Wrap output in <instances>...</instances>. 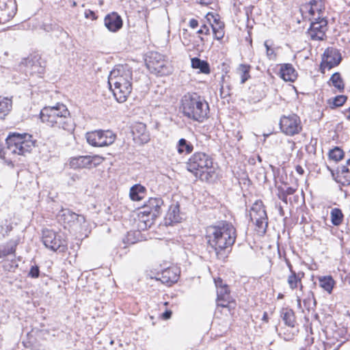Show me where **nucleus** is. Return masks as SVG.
<instances>
[{"instance_id": "1", "label": "nucleus", "mask_w": 350, "mask_h": 350, "mask_svg": "<svg viewBox=\"0 0 350 350\" xmlns=\"http://www.w3.org/2000/svg\"><path fill=\"white\" fill-rule=\"evenodd\" d=\"M237 238L235 228L232 224L222 222L207 228L208 244L216 253L219 259H225Z\"/></svg>"}, {"instance_id": "2", "label": "nucleus", "mask_w": 350, "mask_h": 350, "mask_svg": "<svg viewBox=\"0 0 350 350\" xmlns=\"http://www.w3.org/2000/svg\"><path fill=\"white\" fill-rule=\"evenodd\" d=\"M40 118L42 123L54 130L62 129L72 134L75 129L76 124L70 111L62 103L44 107L40 111Z\"/></svg>"}, {"instance_id": "3", "label": "nucleus", "mask_w": 350, "mask_h": 350, "mask_svg": "<svg viewBox=\"0 0 350 350\" xmlns=\"http://www.w3.org/2000/svg\"><path fill=\"white\" fill-rule=\"evenodd\" d=\"M133 70L127 64L116 66L109 73L108 83L118 103H124L133 89Z\"/></svg>"}, {"instance_id": "4", "label": "nucleus", "mask_w": 350, "mask_h": 350, "mask_svg": "<svg viewBox=\"0 0 350 350\" xmlns=\"http://www.w3.org/2000/svg\"><path fill=\"white\" fill-rule=\"evenodd\" d=\"M180 108L185 117L198 122H202L209 112L208 103L196 93L185 94L181 98Z\"/></svg>"}, {"instance_id": "5", "label": "nucleus", "mask_w": 350, "mask_h": 350, "mask_svg": "<svg viewBox=\"0 0 350 350\" xmlns=\"http://www.w3.org/2000/svg\"><path fill=\"white\" fill-rule=\"evenodd\" d=\"M187 169L200 179H208L215 172L213 159L208 154L202 152H195L187 163Z\"/></svg>"}, {"instance_id": "6", "label": "nucleus", "mask_w": 350, "mask_h": 350, "mask_svg": "<svg viewBox=\"0 0 350 350\" xmlns=\"http://www.w3.org/2000/svg\"><path fill=\"white\" fill-rule=\"evenodd\" d=\"M8 150L14 154H25L34 147V141L30 134L13 133L6 138Z\"/></svg>"}, {"instance_id": "7", "label": "nucleus", "mask_w": 350, "mask_h": 350, "mask_svg": "<svg viewBox=\"0 0 350 350\" xmlns=\"http://www.w3.org/2000/svg\"><path fill=\"white\" fill-rule=\"evenodd\" d=\"M146 64L150 72L158 75H167L172 72V68L167 60L159 53L152 51L146 59Z\"/></svg>"}, {"instance_id": "8", "label": "nucleus", "mask_w": 350, "mask_h": 350, "mask_svg": "<svg viewBox=\"0 0 350 350\" xmlns=\"http://www.w3.org/2000/svg\"><path fill=\"white\" fill-rule=\"evenodd\" d=\"M116 138V134L110 130H96L86 133L88 144L96 147L108 146L114 142Z\"/></svg>"}, {"instance_id": "9", "label": "nucleus", "mask_w": 350, "mask_h": 350, "mask_svg": "<svg viewBox=\"0 0 350 350\" xmlns=\"http://www.w3.org/2000/svg\"><path fill=\"white\" fill-rule=\"evenodd\" d=\"M250 216L256 226V230L260 234H265L268 226V218L262 202H256L253 204Z\"/></svg>"}, {"instance_id": "10", "label": "nucleus", "mask_w": 350, "mask_h": 350, "mask_svg": "<svg viewBox=\"0 0 350 350\" xmlns=\"http://www.w3.org/2000/svg\"><path fill=\"white\" fill-rule=\"evenodd\" d=\"M42 241L44 246L52 250L64 251L66 247V241L62 236L53 230L44 229L42 233Z\"/></svg>"}, {"instance_id": "11", "label": "nucleus", "mask_w": 350, "mask_h": 350, "mask_svg": "<svg viewBox=\"0 0 350 350\" xmlns=\"http://www.w3.org/2000/svg\"><path fill=\"white\" fill-rule=\"evenodd\" d=\"M280 128L286 135H297L302 130L300 118L295 113L283 116L280 120Z\"/></svg>"}, {"instance_id": "12", "label": "nucleus", "mask_w": 350, "mask_h": 350, "mask_svg": "<svg viewBox=\"0 0 350 350\" xmlns=\"http://www.w3.org/2000/svg\"><path fill=\"white\" fill-rule=\"evenodd\" d=\"M57 218L65 228H77L85 222L83 215H78L68 208H62L57 215Z\"/></svg>"}, {"instance_id": "13", "label": "nucleus", "mask_w": 350, "mask_h": 350, "mask_svg": "<svg viewBox=\"0 0 350 350\" xmlns=\"http://www.w3.org/2000/svg\"><path fill=\"white\" fill-rule=\"evenodd\" d=\"M308 30L309 36L313 40H323L325 38V32L327 29V21L321 16L314 18Z\"/></svg>"}, {"instance_id": "14", "label": "nucleus", "mask_w": 350, "mask_h": 350, "mask_svg": "<svg viewBox=\"0 0 350 350\" xmlns=\"http://www.w3.org/2000/svg\"><path fill=\"white\" fill-rule=\"evenodd\" d=\"M21 70H23L26 75H41L44 71V67L42 65L40 59L34 55L29 56L22 60L20 64Z\"/></svg>"}, {"instance_id": "15", "label": "nucleus", "mask_w": 350, "mask_h": 350, "mask_svg": "<svg viewBox=\"0 0 350 350\" xmlns=\"http://www.w3.org/2000/svg\"><path fill=\"white\" fill-rule=\"evenodd\" d=\"M217 288V304L218 306L223 308L228 307L232 301L230 290L228 285L224 283L221 278H217L214 280Z\"/></svg>"}, {"instance_id": "16", "label": "nucleus", "mask_w": 350, "mask_h": 350, "mask_svg": "<svg viewBox=\"0 0 350 350\" xmlns=\"http://www.w3.org/2000/svg\"><path fill=\"white\" fill-rule=\"evenodd\" d=\"M163 205V201L161 198H150L143 206L140 214L155 219L161 215Z\"/></svg>"}, {"instance_id": "17", "label": "nucleus", "mask_w": 350, "mask_h": 350, "mask_svg": "<svg viewBox=\"0 0 350 350\" xmlns=\"http://www.w3.org/2000/svg\"><path fill=\"white\" fill-rule=\"evenodd\" d=\"M16 4L13 0H0V24L10 21L16 14Z\"/></svg>"}, {"instance_id": "18", "label": "nucleus", "mask_w": 350, "mask_h": 350, "mask_svg": "<svg viewBox=\"0 0 350 350\" xmlns=\"http://www.w3.org/2000/svg\"><path fill=\"white\" fill-rule=\"evenodd\" d=\"M196 33L199 35L209 36L211 33L210 27L205 24H203L202 25H201L200 28L197 31ZM187 31L184 30V32L183 33V43L184 45L187 46H190L191 45H192V48L196 49H198L200 45L202 46L204 45V43L206 42V38L204 37L199 36L198 40L195 41L193 44H191V40L187 38Z\"/></svg>"}, {"instance_id": "19", "label": "nucleus", "mask_w": 350, "mask_h": 350, "mask_svg": "<svg viewBox=\"0 0 350 350\" xmlns=\"http://www.w3.org/2000/svg\"><path fill=\"white\" fill-rule=\"evenodd\" d=\"M341 59L342 57L339 50L335 48L329 47L323 53V62L328 69L338 66Z\"/></svg>"}, {"instance_id": "20", "label": "nucleus", "mask_w": 350, "mask_h": 350, "mask_svg": "<svg viewBox=\"0 0 350 350\" xmlns=\"http://www.w3.org/2000/svg\"><path fill=\"white\" fill-rule=\"evenodd\" d=\"M99 159L98 157L79 156L70 159L69 165L71 168H91L96 166V160Z\"/></svg>"}, {"instance_id": "21", "label": "nucleus", "mask_w": 350, "mask_h": 350, "mask_svg": "<svg viewBox=\"0 0 350 350\" xmlns=\"http://www.w3.org/2000/svg\"><path fill=\"white\" fill-rule=\"evenodd\" d=\"M105 26L111 32H117L122 27V20L117 12H111L107 14L104 18Z\"/></svg>"}, {"instance_id": "22", "label": "nucleus", "mask_w": 350, "mask_h": 350, "mask_svg": "<svg viewBox=\"0 0 350 350\" xmlns=\"http://www.w3.org/2000/svg\"><path fill=\"white\" fill-rule=\"evenodd\" d=\"M20 241V237H15L6 243L0 244V258H4L10 255L16 256V247Z\"/></svg>"}, {"instance_id": "23", "label": "nucleus", "mask_w": 350, "mask_h": 350, "mask_svg": "<svg viewBox=\"0 0 350 350\" xmlns=\"http://www.w3.org/2000/svg\"><path fill=\"white\" fill-rule=\"evenodd\" d=\"M349 158L347 160L346 165H341L337 169L336 181L342 185L350 184V151Z\"/></svg>"}, {"instance_id": "24", "label": "nucleus", "mask_w": 350, "mask_h": 350, "mask_svg": "<svg viewBox=\"0 0 350 350\" xmlns=\"http://www.w3.org/2000/svg\"><path fill=\"white\" fill-rule=\"evenodd\" d=\"M178 270L175 267H169L161 272L160 280L163 284L171 285L178 281Z\"/></svg>"}, {"instance_id": "25", "label": "nucleus", "mask_w": 350, "mask_h": 350, "mask_svg": "<svg viewBox=\"0 0 350 350\" xmlns=\"http://www.w3.org/2000/svg\"><path fill=\"white\" fill-rule=\"evenodd\" d=\"M132 133L134 139H139L142 143H147L149 139V134L146 129V126L144 123H137L132 129Z\"/></svg>"}, {"instance_id": "26", "label": "nucleus", "mask_w": 350, "mask_h": 350, "mask_svg": "<svg viewBox=\"0 0 350 350\" xmlns=\"http://www.w3.org/2000/svg\"><path fill=\"white\" fill-rule=\"evenodd\" d=\"M280 75L286 81H294L297 78V72L291 64L281 65Z\"/></svg>"}, {"instance_id": "27", "label": "nucleus", "mask_w": 350, "mask_h": 350, "mask_svg": "<svg viewBox=\"0 0 350 350\" xmlns=\"http://www.w3.org/2000/svg\"><path fill=\"white\" fill-rule=\"evenodd\" d=\"M280 317L284 324L290 327H294L296 324V318L294 311L289 308H282L280 310Z\"/></svg>"}, {"instance_id": "28", "label": "nucleus", "mask_w": 350, "mask_h": 350, "mask_svg": "<svg viewBox=\"0 0 350 350\" xmlns=\"http://www.w3.org/2000/svg\"><path fill=\"white\" fill-rule=\"evenodd\" d=\"M12 108V97L0 95V119H3L9 114Z\"/></svg>"}, {"instance_id": "29", "label": "nucleus", "mask_w": 350, "mask_h": 350, "mask_svg": "<svg viewBox=\"0 0 350 350\" xmlns=\"http://www.w3.org/2000/svg\"><path fill=\"white\" fill-rule=\"evenodd\" d=\"M308 11L310 15L314 16L316 13L318 16H321V14L324 9L322 0H310L309 3L304 7Z\"/></svg>"}, {"instance_id": "30", "label": "nucleus", "mask_w": 350, "mask_h": 350, "mask_svg": "<svg viewBox=\"0 0 350 350\" xmlns=\"http://www.w3.org/2000/svg\"><path fill=\"white\" fill-rule=\"evenodd\" d=\"M303 276L304 273H297L295 271H292V273H290L287 278V282L291 289L294 290L299 287L300 289L302 290L303 285L301 278Z\"/></svg>"}, {"instance_id": "31", "label": "nucleus", "mask_w": 350, "mask_h": 350, "mask_svg": "<svg viewBox=\"0 0 350 350\" xmlns=\"http://www.w3.org/2000/svg\"><path fill=\"white\" fill-rule=\"evenodd\" d=\"M191 67L194 69H198L200 72L208 75L211 72L209 64L205 61L202 60L198 57H193L191 59Z\"/></svg>"}, {"instance_id": "32", "label": "nucleus", "mask_w": 350, "mask_h": 350, "mask_svg": "<svg viewBox=\"0 0 350 350\" xmlns=\"http://www.w3.org/2000/svg\"><path fill=\"white\" fill-rule=\"evenodd\" d=\"M146 188L139 184H136L131 187L130 189V198L133 201H139L144 197Z\"/></svg>"}, {"instance_id": "33", "label": "nucleus", "mask_w": 350, "mask_h": 350, "mask_svg": "<svg viewBox=\"0 0 350 350\" xmlns=\"http://www.w3.org/2000/svg\"><path fill=\"white\" fill-rule=\"evenodd\" d=\"M176 148L179 154H189L193 150V146L190 142L181 138L177 143Z\"/></svg>"}, {"instance_id": "34", "label": "nucleus", "mask_w": 350, "mask_h": 350, "mask_svg": "<svg viewBox=\"0 0 350 350\" xmlns=\"http://www.w3.org/2000/svg\"><path fill=\"white\" fill-rule=\"evenodd\" d=\"M168 219L171 222L178 223L183 219L180 212V206L178 203L172 204L169 209L167 213Z\"/></svg>"}, {"instance_id": "35", "label": "nucleus", "mask_w": 350, "mask_h": 350, "mask_svg": "<svg viewBox=\"0 0 350 350\" xmlns=\"http://www.w3.org/2000/svg\"><path fill=\"white\" fill-rule=\"evenodd\" d=\"M319 286L328 293H331L335 284L332 276H321L319 278Z\"/></svg>"}, {"instance_id": "36", "label": "nucleus", "mask_w": 350, "mask_h": 350, "mask_svg": "<svg viewBox=\"0 0 350 350\" xmlns=\"http://www.w3.org/2000/svg\"><path fill=\"white\" fill-rule=\"evenodd\" d=\"M331 221L334 226H338L342 223L344 215L338 208H334L330 213Z\"/></svg>"}, {"instance_id": "37", "label": "nucleus", "mask_w": 350, "mask_h": 350, "mask_svg": "<svg viewBox=\"0 0 350 350\" xmlns=\"http://www.w3.org/2000/svg\"><path fill=\"white\" fill-rule=\"evenodd\" d=\"M329 81L339 92H342L344 91L345 83L339 72L334 73L330 77Z\"/></svg>"}, {"instance_id": "38", "label": "nucleus", "mask_w": 350, "mask_h": 350, "mask_svg": "<svg viewBox=\"0 0 350 350\" xmlns=\"http://www.w3.org/2000/svg\"><path fill=\"white\" fill-rule=\"evenodd\" d=\"M251 66L247 64H241L237 68L238 73L241 77V83L243 84L250 78Z\"/></svg>"}, {"instance_id": "39", "label": "nucleus", "mask_w": 350, "mask_h": 350, "mask_svg": "<svg viewBox=\"0 0 350 350\" xmlns=\"http://www.w3.org/2000/svg\"><path fill=\"white\" fill-rule=\"evenodd\" d=\"M303 303L304 307L310 311V310H314L316 307L317 302L314 298V293L310 291L306 295V297L303 300Z\"/></svg>"}, {"instance_id": "40", "label": "nucleus", "mask_w": 350, "mask_h": 350, "mask_svg": "<svg viewBox=\"0 0 350 350\" xmlns=\"http://www.w3.org/2000/svg\"><path fill=\"white\" fill-rule=\"evenodd\" d=\"M347 100V96L345 95H338L333 98L328 100V103L332 109L335 107H341L343 105Z\"/></svg>"}, {"instance_id": "41", "label": "nucleus", "mask_w": 350, "mask_h": 350, "mask_svg": "<svg viewBox=\"0 0 350 350\" xmlns=\"http://www.w3.org/2000/svg\"><path fill=\"white\" fill-rule=\"evenodd\" d=\"M329 157L332 160L339 161L344 157V152L339 147H335L329 151Z\"/></svg>"}, {"instance_id": "42", "label": "nucleus", "mask_w": 350, "mask_h": 350, "mask_svg": "<svg viewBox=\"0 0 350 350\" xmlns=\"http://www.w3.org/2000/svg\"><path fill=\"white\" fill-rule=\"evenodd\" d=\"M213 19V23H210V27L212 29V31H217L218 30H224L225 27L224 23L221 21L218 17H215L213 15H211Z\"/></svg>"}, {"instance_id": "43", "label": "nucleus", "mask_w": 350, "mask_h": 350, "mask_svg": "<svg viewBox=\"0 0 350 350\" xmlns=\"http://www.w3.org/2000/svg\"><path fill=\"white\" fill-rule=\"evenodd\" d=\"M1 233L3 237L5 238L9 235L13 228L11 224H8V221H5V224L1 225Z\"/></svg>"}, {"instance_id": "44", "label": "nucleus", "mask_w": 350, "mask_h": 350, "mask_svg": "<svg viewBox=\"0 0 350 350\" xmlns=\"http://www.w3.org/2000/svg\"><path fill=\"white\" fill-rule=\"evenodd\" d=\"M27 275L31 278H38L40 275V269L38 266L36 265L31 266Z\"/></svg>"}, {"instance_id": "45", "label": "nucleus", "mask_w": 350, "mask_h": 350, "mask_svg": "<svg viewBox=\"0 0 350 350\" xmlns=\"http://www.w3.org/2000/svg\"><path fill=\"white\" fill-rule=\"evenodd\" d=\"M264 45L266 48L267 56L269 59H275L276 58V53L274 50L271 49L267 44V41H265Z\"/></svg>"}, {"instance_id": "46", "label": "nucleus", "mask_w": 350, "mask_h": 350, "mask_svg": "<svg viewBox=\"0 0 350 350\" xmlns=\"http://www.w3.org/2000/svg\"><path fill=\"white\" fill-rule=\"evenodd\" d=\"M214 38L217 40H221L225 35V30H218L213 31Z\"/></svg>"}, {"instance_id": "47", "label": "nucleus", "mask_w": 350, "mask_h": 350, "mask_svg": "<svg viewBox=\"0 0 350 350\" xmlns=\"http://www.w3.org/2000/svg\"><path fill=\"white\" fill-rule=\"evenodd\" d=\"M84 14H85V18H90L92 21L96 20L97 18V16H96V14L94 13V12H93L90 10H86L85 11Z\"/></svg>"}, {"instance_id": "48", "label": "nucleus", "mask_w": 350, "mask_h": 350, "mask_svg": "<svg viewBox=\"0 0 350 350\" xmlns=\"http://www.w3.org/2000/svg\"><path fill=\"white\" fill-rule=\"evenodd\" d=\"M278 198L282 200L284 202H285L286 204L287 203V195H286V193L282 191L281 189H279V193L278 194Z\"/></svg>"}, {"instance_id": "49", "label": "nucleus", "mask_w": 350, "mask_h": 350, "mask_svg": "<svg viewBox=\"0 0 350 350\" xmlns=\"http://www.w3.org/2000/svg\"><path fill=\"white\" fill-rule=\"evenodd\" d=\"M189 25L192 29H196L198 25V21L195 18H191L189 22Z\"/></svg>"}, {"instance_id": "50", "label": "nucleus", "mask_w": 350, "mask_h": 350, "mask_svg": "<svg viewBox=\"0 0 350 350\" xmlns=\"http://www.w3.org/2000/svg\"><path fill=\"white\" fill-rule=\"evenodd\" d=\"M281 190L283 191L286 193V195L290 196V195H293L295 193L296 189L291 187H288L286 189H281Z\"/></svg>"}, {"instance_id": "51", "label": "nucleus", "mask_w": 350, "mask_h": 350, "mask_svg": "<svg viewBox=\"0 0 350 350\" xmlns=\"http://www.w3.org/2000/svg\"><path fill=\"white\" fill-rule=\"evenodd\" d=\"M220 94H221V96L223 97H226V96L230 95L229 90H226L224 85L221 86Z\"/></svg>"}, {"instance_id": "52", "label": "nucleus", "mask_w": 350, "mask_h": 350, "mask_svg": "<svg viewBox=\"0 0 350 350\" xmlns=\"http://www.w3.org/2000/svg\"><path fill=\"white\" fill-rule=\"evenodd\" d=\"M215 0H199V3L203 5H208L213 3Z\"/></svg>"}, {"instance_id": "53", "label": "nucleus", "mask_w": 350, "mask_h": 350, "mask_svg": "<svg viewBox=\"0 0 350 350\" xmlns=\"http://www.w3.org/2000/svg\"><path fill=\"white\" fill-rule=\"evenodd\" d=\"M172 316V311L171 310H166L165 312L163 313L162 317L164 319H168Z\"/></svg>"}, {"instance_id": "54", "label": "nucleus", "mask_w": 350, "mask_h": 350, "mask_svg": "<svg viewBox=\"0 0 350 350\" xmlns=\"http://www.w3.org/2000/svg\"><path fill=\"white\" fill-rule=\"evenodd\" d=\"M295 171L297 173H298L299 175H304V170L301 165H296L295 167Z\"/></svg>"}, {"instance_id": "55", "label": "nucleus", "mask_w": 350, "mask_h": 350, "mask_svg": "<svg viewBox=\"0 0 350 350\" xmlns=\"http://www.w3.org/2000/svg\"><path fill=\"white\" fill-rule=\"evenodd\" d=\"M262 320L263 321H265V323H268L269 317H268V314L267 312H264L262 317Z\"/></svg>"}, {"instance_id": "56", "label": "nucleus", "mask_w": 350, "mask_h": 350, "mask_svg": "<svg viewBox=\"0 0 350 350\" xmlns=\"http://www.w3.org/2000/svg\"><path fill=\"white\" fill-rule=\"evenodd\" d=\"M17 267H18V265H17V264H15V265H10V267L9 269H8V270L9 271H12V269L14 270V269H16V268H17Z\"/></svg>"}, {"instance_id": "57", "label": "nucleus", "mask_w": 350, "mask_h": 350, "mask_svg": "<svg viewBox=\"0 0 350 350\" xmlns=\"http://www.w3.org/2000/svg\"><path fill=\"white\" fill-rule=\"evenodd\" d=\"M287 266L289 269V271H290V273H292V271H295L294 270H293V267L291 265V264L289 262H287Z\"/></svg>"}, {"instance_id": "58", "label": "nucleus", "mask_w": 350, "mask_h": 350, "mask_svg": "<svg viewBox=\"0 0 350 350\" xmlns=\"http://www.w3.org/2000/svg\"><path fill=\"white\" fill-rule=\"evenodd\" d=\"M297 305H298V306H299V307H301V301L300 297H298V296H297Z\"/></svg>"}, {"instance_id": "59", "label": "nucleus", "mask_w": 350, "mask_h": 350, "mask_svg": "<svg viewBox=\"0 0 350 350\" xmlns=\"http://www.w3.org/2000/svg\"><path fill=\"white\" fill-rule=\"evenodd\" d=\"M76 5H77V3H76L75 1H73L72 2V7H75Z\"/></svg>"}, {"instance_id": "60", "label": "nucleus", "mask_w": 350, "mask_h": 350, "mask_svg": "<svg viewBox=\"0 0 350 350\" xmlns=\"http://www.w3.org/2000/svg\"><path fill=\"white\" fill-rule=\"evenodd\" d=\"M280 213L281 215H283V210L282 207L280 208Z\"/></svg>"}, {"instance_id": "61", "label": "nucleus", "mask_w": 350, "mask_h": 350, "mask_svg": "<svg viewBox=\"0 0 350 350\" xmlns=\"http://www.w3.org/2000/svg\"><path fill=\"white\" fill-rule=\"evenodd\" d=\"M154 2H157L158 3H161L162 0H153Z\"/></svg>"}, {"instance_id": "62", "label": "nucleus", "mask_w": 350, "mask_h": 350, "mask_svg": "<svg viewBox=\"0 0 350 350\" xmlns=\"http://www.w3.org/2000/svg\"><path fill=\"white\" fill-rule=\"evenodd\" d=\"M347 111L349 112L350 113V107L347 109Z\"/></svg>"}, {"instance_id": "63", "label": "nucleus", "mask_w": 350, "mask_h": 350, "mask_svg": "<svg viewBox=\"0 0 350 350\" xmlns=\"http://www.w3.org/2000/svg\"><path fill=\"white\" fill-rule=\"evenodd\" d=\"M258 160L259 161H261V158H260V157H259V156H258Z\"/></svg>"}, {"instance_id": "64", "label": "nucleus", "mask_w": 350, "mask_h": 350, "mask_svg": "<svg viewBox=\"0 0 350 350\" xmlns=\"http://www.w3.org/2000/svg\"><path fill=\"white\" fill-rule=\"evenodd\" d=\"M347 118L348 120H350V115L347 116Z\"/></svg>"}]
</instances>
